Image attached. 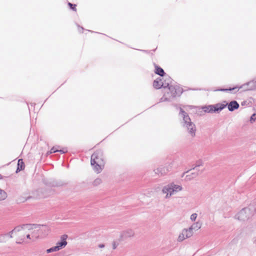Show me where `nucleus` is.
<instances>
[{
  "instance_id": "f257e3e1",
  "label": "nucleus",
  "mask_w": 256,
  "mask_h": 256,
  "mask_svg": "<svg viewBox=\"0 0 256 256\" xmlns=\"http://www.w3.org/2000/svg\"><path fill=\"white\" fill-rule=\"evenodd\" d=\"M38 229L40 234V238H44L48 236L50 232V230L48 226L47 225H40L38 224H24L22 226H16L13 230H12V234L16 232V231L19 232L22 230L26 231L31 230L34 229Z\"/></svg>"
},
{
  "instance_id": "f03ea898",
  "label": "nucleus",
  "mask_w": 256,
  "mask_h": 256,
  "mask_svg": "<svg viewBox=\"0 0 256 256\" xmlns=\"http://www.w3.org/2000/svg\"><path fill=\"white\" fill-rule=\"evenodd\" d=\"M164 94L160 99V102L171 101L176 96H180L182 93V88L178 85H170L164 88Z\"/></svg>"
},
{
  "instance_id": "7ed1b4c3",
  "label": "nucleus",
  "mask_w": 256,
  "mask_h": 256,
  "mask_svg": "<svg viewBox=\"0 0 256 256\" xmlns=\"http://www.w3.org/2000/svg\"><path fill=\"white\" fill-rule=\"evenodd\" d=\"M180 116L182 118L181 122L182 126L186 128L188 134L194 138L196 136V126L195 124L192 122L188 114L184 111L182 108H180Z\"/></svg>"
},
{
  "instance_id": "20e7f679",
  "label": "nucleus",
  "mask_w": 256,
  "mask_h": 256,
  "mask_svg": "<svg viewBox=\"0 0 256 256\" xmlns=\"http://www.w3.org/2000/svg\"><path fill=\"white\" fill-rule=\"evenodd\" d=\"M90 163L95 172L97 174L101 172L104 164L102 150H98L92 155Z\"/></svg>"
},
{
  "instance_id": "39448f33",
  "label": "nucleus",
  "mask_w": 256,
  "mask_h": 256,
  "mask_svg": "<svg viewBox=\"0 0 256 256\" xmlns=\"http://www.w3.org/2000/svg\"><path fill=\"white\" fill-rule=\"evenodd\" d=\"M256 212V204H250L248 207L242 208L236 216L235 218L245 221L252 217Z\"/></svg>"
},
{
  "instance_id": "423d86ee",
  "label": "nucleus",
  "mask_w": 256,
  "mask_h": 256,
  "mask_svg": "<svg viewBox=\"0 0 256 256\" xmlns=\"http://www.w3.org/2000/svg\"><path fill=\"white\" fill-rule=\"evenodd\" d=\"M182 190V187L174 183L169 184L162 188V192L166 194V198H170L172 195Z\"/></svg>"
},
{
  "instance_id": "0eeeda50",
  "label": "nucleus",
  "mask_w": 256,
  "mask_h": 256,
  "mask_svg": "<svg viewBox=\"0 0 256 256\" xmlns=\"http://www.w3.org/2000/svg\"><path fill=\"white\" fill-rule=\"evenodd\" d=\"M240 89H243L244 90H256V80H253L248 82L240 86H235L232 88H222L219 90L220 91L222 92H232L235 90H236V92H238Z\"/></svg>"
},
{
  "instance_id": "6e6552de",
  "label": "nucleus",
  "mask_w": 256,
  "mask_h": 256,
  "mask_svg": "<svg viewBox=\"0 0 256 256\" xmlns=\"http://www.w3.org/2000/svg\"><path fill=\"white\" fill-rule=\"evenodd\" d=\"M173 163L172 161L168 162L166 163L164 166H161L154 170V171L158 176H162L166 175L172 170Z\"/></svg>"
},
{
  "instance_id": "1a4fd4ad",
  "label": "nucleus",
  "mask_w": 256,
  "mask_h": 256,
  "mask_svg": "<svg viewBox=\"0 0 256 256\" xmlns=\"http://www.w3.org/2000/svg\"><path fill=\"white\" fill-rule=\"evenodd\" d=\"M18 232L16 231V232L14 233L16 234ZM18 232H20V234L18 238V240H20V241L16 242L18 244H21L23 242H24L26 237L27 239L32 240V241L34 240H33V238L32 237V234H30V231L26 230V231L22 230L20 231H19Z\"/></svg>"
},
{
  "instance_id": "9d476101",
  "label": "nucleus",
  "mask_w": 256,
  "mask_h": 256,
  "mask_svg": "<svg viewBox=\"0 0 256 256\" xmlns=\"http://www.w3.org/2000/svg\"><path fill=\"white\" fill-rule=\"evenodd\" d=\"M168 86L169 82L164 83L161 78H156L153 82L154 87L156 89L160 88L162 87L166 88Z\"/></svg>"
},
{
  "instance_id": "9b49d317",
  "label": "nucleus",
  "mask_w": 256,
  "mask_h": 256,
  "mask_svg": "<svg viewBox=\"0 0 256 256\" xmlns=\"http://www.w3.org/2000/svg\"><path fill=\"white\" fill-rule=\"evenodd\" d=\"M214 112H219L226 106V102L224 101L222 103H218L212 104Z\"/></svg>"
},
{
  "instance_id": "f8f14e48",
  "label": "nucleus",
  "mask_w": 256,
  "mask_h": 256,
  "mask_svg": "<svg viewBox=\"0 0 256 256\" xmlns=\"http://www.w3.org/2000/svg\"><path fill=\"white\" fill-rule=\"evenodd\" d=\"M67 235L64 234L60 237V240L56 243V246L59 248L60 250L64 248L67 244L66 238Z\"/></svg>"
},
{
  "instance_id": "ddd939ff",
  "label": "nucleus",
  "mask_w": 256,
  "mask_h": 256,
  "mask_svg": "<svg viewBox=\"0 0 256 256\" xmlns=\"http://www.w3.org/2000/svg\"><path fill=\"white\" fill-rule=\"evenodd\" d=\"M226 106L229 111L233 112L239 108L240 104L236 100H232L230 103L226 102Z\"/></svg>"
},
{
  "instance_id": "4468645a",
  "label": "nucleus",
  "mask_w": 256,
  "mask_h": 256,
  "mask_svg": "<svg viewBox=\"0 0 256 256\" xmlns=\"http://www.w3.org/2000/svg\"><path fill=\"white\" fill-rule=\"evenodd\" d=\"M134 233L132 230L128 229L122 232V236L124 238H128L134 236Z\"/></svg>"
},
{
  "instance_id": "2eb2a0df",
  "label": "nucleus",
  "mask_w": 256,
  "mask_h": 256,
  "mask_svg": "<svg viewBox=\"0 0 256 256\" xmlns=\"http://www.w3.org/2000/svg\"><path fill=\"white\" fill-rule=\"evenodd\" d=\"M38 229H34L33 230H29L32 234V237L33 238V240H36V239L40 238V234L39 231H38Z\"/></svg>"
},
{
  "instance_id": "dca6fc26",
  "label": "nucleus",
  "mask_w": 256,
  "mask_h": 256,
  "mask_svg": "<svg viewBox=\"0 0 256 256\" xmlns=\"http://www.w3.org/2000/svg\"><path fill=\"white\" fill-rule=\"evenodd\" d=\"M12 231L10 232L8 234H2L0 236V242H5L7 238L9 237L10 238H12V234H12Z\"/></svg>"
},
{
  "instance_id": "f3484780",
  "label": "nucleus",
  "mask_w": 256,
  "mask_h": 256,
  "mask_svg": "<svg viewBox=\"0 0 256 256\" xmlns=\"http://www.w3.org/2000/svg\"><path fill=\"white\" fill-rule=\"evenodd\" d=\"M155 66V73L159 76H163L164 74H165V72L164 70L156 66V65H154Z\"/></svg>"
},
{
  "instance_id": "a211bd4d",
  "label": "nucleus",
  "mask_w": 256,
  "mask_h": 256,
  "mask_svg": "<svg viewBox=\"0 0 256 256\" xmlns=\"http://www.w3.org/2000/svg\"><path fill=\"white\" fill-rule=\"evenodd\" d=\"M24 164L22 161V159H20L18 162V168L16 172H18L20 170H24Z\"/></svg>"
},
{
  "instance_id": "6ab92c4d",
  "label": "nucleus",
  "mask_w": 256,
  "mask_h": 256,
  "mask_svg": "<svg viewBox=\"0 0 256 256\" xmlns=\"http://www.w3.org/2000/svg\"><path fill=\"white\" fill-rule=\"evenodd\" d=\"M212 107V105H208L203 106L202 109L205 112L214 113Z\"/></svg>"
},
{
  "instance_id": "aec40b11",
  "label": "nucleus",
  "mask_w": 256,
  "mask_h": 256,
  "mask_svg": "<svg viewBox=\"0 0 256 256\" xmlns=\"http://www.w3.org/2000/svg\"><path fill=\"white\" fill-rule=\"evenodd\" d=\"M202 161L201 160H198V161H197L196 162V166H195L194 168H193L192 169H190L189 170H188L186 172V173L190 171H191L192 170H196V171L200 170L198 169V168L200 167V166H202Z\"/></svg>"
},
{
  "instance_id": "412c9836",
  "label": "nucleus",
  "mask_w": 256,
  "mask_h": 256,
  "mask_svg": "<svg viewBox=\"0 0 256 256\" xmlns=\"http://www.w3.org/2000/svg\"><path fill=\"white\" fill-rule=\"evenodd\" d=\"M201 226L202 224L200 222H196L191 226L190 227V230H197L201 228Z\"/></svg>"
},
{
  "instance_id": "4be33fe9",
  "label": "nucleus",
  "mask_w": 256,
  "mask_h": 256,
  "mask_svg": "<svg viewBox=\"0 0 256 256\" xmlns=\"http://www.w3.org/2000/svg\"><path fill=\"white\" fill-rule=\"evenodd\" d=\"M196 172L191 173V175H186V178L188 180H190L191 179L196 178L199 174L198 172L200 170H195Z\"/></svg>"
},
{
  "instance_id": "5701e85b",
  "label": "nucleus",
  "mask_w": 256,
  "mask_h": 256,
  "mask_svg": "<svg viewBox=\"0 0 256 256\" xmlns=\"http://www.w3.org/2000/svg\"><path fill=\"white\" fill-rule=\"evenodd\" d=\"M7 198V194L4 190L0 188V200H3Z\"/></svg>"
},
{
  "instance_id": "b1692460",
  "label": "nucleus",
  "mask_w": 256,
  "mask_h": 256,
  "mask_svg": "<svg viewBox=\"0 0 256 256\" xmlns=\"http://www.w3.org/2000/svg\"><path fill=\"white\" fill-rule=\"evenodd\" d=\"M102 182V180L100 178H97L93 182V185L94 186H98Z\"/></svg>"
},
{
  "instance_id": "393cba45",
  "label": "nucleus",
  "mask_w": 256,
  "mask_h": 256,
  "mask_svg": "<svg viewBox=\"0 0 256 256\" xmlns=\"http://www.w3.org/2000/svg\"><path fill=\"white\" fill-rule=\"evenodd\" d=\"M58 150L56 146H54L53 148H51L50 151H49L47 152V154H50L52 153L58 152Z\"/></svg>"
},
{
  "instance_id": "a878e982",
  "label": "nucleus",
  "mask_w": 256,
  "mask_h": 256,
  "mask_svg": "<svg viewBox=\"0 0 256 256\" xmlns=\"http://www.w3.org/2000/svg\"><path fill=\"white\" fill-rule=\"evenodd\" d=\"M68 6H70V8L72 10L76 12V4H72L70 2H68Z\"/></svg>"
},
{
  "instance_id": "bb28decb",
  "label": "nucleus",
  "mask_w": 256,
  "mask_h": 256,
  "mask_svg": "<svg viewBox=\"0 0 256 256\" xmlns=\"http://www.w3.org/2000/svg\"><path fill=\"white\" fill-rule=\"evenodd\" d=\"M185 230H186L188 232V234L186 236V237L190 238L192 236V230H190V227L188 229H185Z\"/></svg>"
},
{
  "instance_id": "cd10ccee",
  "label": "nucleus",
  "mask_w": 256,
  "mask_h": 256,
  "mask_svg": "<svg viewBox=\"0 0 256 256\" xmlns=\"http://www.w3.org/2000/svg\"><path fill=\"white\" fill-rule=\"evenodd\" d=\"M186 237L184 236V234H182V233L180 234L179 235L178 237V242H182V240H184V239H186Z\"/></svg>"
},
{
  "instance_id": "c85d7f7f",
  "label": "nucleus",
  "mask_w": 256,
  "mask_h": 256,
  "mask_svg": "<svg viewBox=\"0 0 256 256\" xmlns=\"http://www.w3.org/2000/svg\"><path fill=\"white\" fill-rule=\"evenodd\" d=\"M197 216H198V214L196 213H194V214H192L191 216H190V220L192 221H195L196 219V218H197Z\"/></svg>"
},
{
  "instance_id": "c756f323",
  "label": "nucleus",
  "mask_w": 256,
  "mask_h": 256,
  "mask_svg": "<svg viewBox=\"0 0 256 256\" xmlns=\"http://www.w3.org/2000/svg\"><path fill=\"white\" fill-rule=\"evenodd\" d=\"M171 82H172V79L171 78L168 76L166 78V80H164V83H167V82H169V86H170L171 84Z\"/></svg>"
},
{
  "instance_id": "7c9ffc66",
  "label": "nucleus",
  "mask_w": 256,
  "mask_h": 256,
  "mask_svg": "<svg viewBox=\"0 0 256 256\" xmlns=\"http://www.w3.org/2000/svg\"><path fill=\"white\" fill-rule=\"evenodd\" d=\"M51 248H52V252H58V251L60 250L59 248L56 246L52 247Z\"/></svg>"
},
{
  "instance_id": "2f4dec72",
  "label": "nucleus",
  "mask_w": 256,
  "mask_h": 256,
  "mask_svg": "<svg viewBox=\"0 0 256 256\" xmlns=\"http://www.w3.org/2000/svg\"><path fill=\"white\" fill-rule=\"evenodd\" d=\"M68 152V150L66 148H63L62 150H58V152H60L62 154H64Z\"/></svg>"
},
{
  "instance_id": "473e14b6",
  "label": "nucleus",
  "mask_w": 256,
  "mask_h": 256,
  "mask_svg": "<svg viewBox=\"0 0 256 256\" xmlns=\"http://www.w3.org/2000/svg\"><path fill=\"white\" fill-rule=\"evenodd\" d=\"M256 114H254L250 117V122H254L255 120V119H256Z\"/></svg>"
},
{
  "instance_id": "72a5a7b5",
  "label": "nucleus",
  "mask_w": 256,
  "mask_h": 256,
  "mask_svg": "<svg viewBox=\"0 0 256 256\" xmlns=\"http://www.w3.org/2000/svg\"><path fill=\"white\" fill-rule=\"evenodd\" d=\"M182 234H184V236L186 237V238H188L186 236L188 234V232L186 230H185V229L182 230Z\"/></svg>"
},
{
  "instance_id": "f704fd0d",
  "label": "nucleus",
  "mask_w": 256,
  "mask_h": 256,
  "mask_svg": "<svg viewBox=\"0 0 256 256\" xmlns=\"http://www.w3.org/2000/svg\"><path fill=\"white\" fill-rule=\"evenodd\" d=\"M46 252L47 253H50V252H52V248H50L48 250H46Z\"/></svg>"
},
{
  "instance_id": "c9c22d12",
  "label": "nucleus",
  "mask_w": 256,
  "mask_h": 256,
  "mask_svg": "<svg viewBox=\"0 0 256 256\" xmlns=\"http://www.w3.org/2000/svg\"><path fill=\"white\" fill-rule=\"evenodd\" d=\"M104 247V244H100L98 245V248H103Z\"/></svg>"
},
{
  "instance_id": "e433bc0d",
  "label": "nucleus",
  "mask_w": 256,
  "mask_h": 256,
  "mask_svg": "<svg viewBox=\"0 0 256 256\" xmlns=\"http://www.w3.org/2000/svg\"><path fill=\"white\" fill-rule=\"evenodd\" d=\"M245 104H246V102H242L241 104H242V106H244Z\"/></svg>"
},
{
  "instance_id": "4c0bfd02",
  "label": "nucleus",
  "mask_w": 256,
  "mask_h": 256,
  "mask_svg": "<svg viewBox=\"0 0 256 256\" xmlns=\"http://www.w3.org/2000/svg\"><path fill=\"white\" fill-rule=\"evenodd\" d=\"M140 50L142 51V52H146V50Z\"/></svg>"
},
{
  "instance_id": "58836bf2",
  "label": "nucleus",
  "mask_w": 256,
  "mask_h": 256,
  "mask_svg": "<svg viewBox=\"0 0 256 256\" xmlns=\"http://www.w3.org/2000/svg\"><path fill=\"white\" fill-rule=\"evenodd\" d=\"M80 29H81L82 30H83V28L81 27V28H80Z\"/></svg>"
}]
</instances>
